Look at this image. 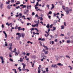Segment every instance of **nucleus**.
I'll return each mask as SVG.
<instances>
[{
  "instance_id": "obj_18",
  "label": "nucleus",
  "mask_w": 73,
  "mask_h": 73,
  "mask_svg": "<svg viewBox=\"0 0 73 73\" xmlns=\"http://www.w3.org/2000/svg\"><path fill=\"white\" fill-rule=\"evenodd\" d=\"M15 56H18L19 55V53H17V52H15Z\"/></svg>"
},
{
  "instance_id": "obj_20",
  "label": "nucleus",
  "mask_w": 73,
  "mask_h": 73,
  "mask_svg": "<svg viewBox=\"0 0 73 73\" xmlns=\"http://www.w3.org/2000/svg\"><path fill=\"white\" fill-rule=\"evenodd\" d=\"M33 1H34L33 2H32L31 1L30 3H33V4L35 3V0H33Z\"/></svg>"
},
{
  "instance_id": "obj_45",
  "label": "nucleus",
  "mask_w": 73,
  "mask_h": 73,
  "mask_svg": "<svg viewBox=\"0 0 73 73\" xmlns=\"http://www.w3.org/2000/svg\"><path fill=\"white\" fill-rule=\"evenodd\" d=\"M9 50H11V49H12V47H10L9 48H8Z\"/></svg>"
},
{
  "instance_id": "obj_15",
  "label": "nucleus",
  "mask_w": 73,
  "mask_h": 73,
  "mask_svg": "<svg viewBox=\"0 0 73 73\" xmlns=\"http://www.w3.org/2000/svg\"><path fill=\"white\" fill-rule=\"evenodd\" d=\"M35 17H38V18H39L40 17H39L38 16V15H37V14L35 16Z\"/></svg>"
},
{
  "instance_id": "obj_41",
  "label": "nucleus",
  "mask_w": 73,
  "mask_h": 73,
  "mask_svg": "<svg viewBox=\"0 0 73 73\" xmlns=\"http://www.w3.org/2000/svg\"><path fill=\"white\" fill-rule=\"evenodd\" d=\"M48 17L50 19H51V16L50 15H49Z\"/></svg>"
},
{
  "instance_id": "obj_27",
  "label": "nucleus",
  "mask_w": 73,
  "mask_h": 73,
  "mask_svg": "<svg viewBox=\"0 0 73 73\" xmlns=\"http://www.w3.org/2000/svg\"><path fill=\"white\" fill-rule=\"evenodd\" d=\"M48 68H46V72H48V71H49V70H48Z\"/></svg>"
},
{
  "instance_id": "obj_48",
  "label": "nucleus",
  "mask_w": 73,
  "mask_h": 73,
  "mask_svg": "<svg viewBox=\"0 0 73 73\" xmlns=\"http://www.w3.org/2000/svg\"><path fill=\"white\" fill-rule=\"evenodd\" d=\"M50 29H48V32L49 33V31H50Z\"/></svg>"
},
{
  "instance_id": "obj_23",
  "label": "nucleus",
  "mask_w": 73,
  "mask_h": 73,
  "mask_svg": "<svg viewBox=\"0 0 73 73\" xmlns=\"http://www.w3.org/2000/svg\"><path fill=\"white\" fill-rule=\"evenodd\" d=\"M32 27H34V28H35V27H36V25H32Z\"/></svg>"
},
{
  "instance_id": "obj_9",
  "label": "nucleus",
  "mask_w": 73,
  "mask_h": 73,
  "mask_svg": "<svg viewBox=\"0 0 73 73\" xmlns=\"http://www.w3.org/2000/svg\"><path fill=\"white\" fill-rule=\"evenodd\" d=\"M61 29H64V25L61 26Z\"/></svg>"
},
{
  "instance_id": "obj_21",
  "label": "nucleus",
  "mask_w": 73,
  "mask_h": 73,
  "mask_svg": "<svg viewBox=\"0 0 73 73\" xmlns=\"http://www.w3.org/2000/svg\"><path fill=\"white\" fill-rule=\"evenodd\" d=\"M19 15L20 17H21L22 16V14L21 13H20L19 14Z\"/></svg>"
},
{
  "instance_id": "obj_24",
  "label": "nucleus",
  "mask_w": 73,
  "mask_h": 73,
  "mask_svg": "<svg viewBox=\"0 0 73 73\" xmlns=\"http://www.w3.org/2000/svg\"><path fill=\"white\" fill-rule=\"evenodd\" d=\"M53 17H55V16H56V13H53Z\"/></svg>"
},
{
  "instance_id": "obj_55",
  "label": "nucleus",
  "mask_w": 73,
  "mask_h": 73,
  "mask_svg": "<svg viewBox=\"0 0 73 73\" xmlns=\"http://www.w3.org/2000/svg\"><path fill=\"white\" fill-rule=\"evenodd\" d=\"M64 26H66V23H65V22H64Z\"/></svg>"
},
{
  "instance_id": "obj_11",
  "label": "nucleus",
  "mask_w": 73,
  "mask_h": 73,
  "mask_svg": "<svg viewBox=\"0 0 73 73\" xmlns=\"http://www.w3.org/2000/svg\"><path fill=\"white\" fill-rule=\"evenodd\" d=\"M25 67H23L22 69V70L23 71H25V70H26V69H25Z\"/></svg>"
},
{
  "instance_id": "obj_62",
  "label": "nucleus",
  "mask_w": 73,
  "mask_h": 73,
  "mask_svg": "<svg viewBox=\"0 0 73 73\" xmlns=\"http://www.w3.org/2000/svg\"><path fill=\"white\" fill-rule=\"evenodd\" d=\"M3 33H4V34H5V35H6V34H7L5 31H3Z\"/></svg>"
},
{
  "instance_id": "obj_47",
  "label": "nucleus",
  "mask_w": 73,
  "mask_h": 73,
  "mask_svg": "<svg viewBox=\"0 0 73 73\" xmlns=\"http://www.w3.org/2000/svg\"><path fill=\"white\" fill-rule=\"evenodd\" d=\"M10 61H13V60L11 59V58H10L9 59Z\"/></svg>"
},
{
  "instance_id": "obj_63",
  "label": "nucleus",
  "mask_w": 73,
  "mask_h": 73,
  "mask_svg": "<svg viewBox=\"0 0 73 73\" xmlns=\"http://www.w3.org/2000/svg\"><path fill=\"white\" fill-rule=\"evenodd\" d=\"M70 42L71 43H72V44H73V40H71Z\"/></svg>"
},
{
  "instance_id": "obj_46",
  "label": "nucleus",
  "mask_w": 73,
  "mask_h": 73,
  "mask_svg": "<svg viewBox=\"0 0 73 73\" xmlns=\"http://www.w3.org/2000/svg\"><path fill=\"white\" fill-rule=\"evenodd\" d=\"M44 59V58H43L42 59H41V61H43V60Z\"/></svg>"
},
{
  "instance_id": "obj_50",
  "label": "nucleus",
  "mask_w": 73,
  "mask_h": 73,
  "mask_svg": "<svg viewBox=\"0 0 73 73\" xmlns=\"http://www.w3.org/2000/svg\"><path fill=\"white\" fill-rule=\"evenodd\" d=\"M4 25L2 24V28H4Z\"/></svg>"
},
{
  "instance_id": "obj_34",
  "label": "nucleus",
  "mask_w": 73,
  "mask_h": 73,
  "mask_svg": "<svg viewBox=\"0 0 73 73\" xmlns=\"http://www.w3.org/2000/svg\"><path fill=\"white\" fill-rule=\"evenodd\" d=\"M41 41H45V38H44L43 39L42 38Z\"/></svg>"
},
{
  "instance_id": "obj_33",
  "label": "nucleus",
  "mask_w": 73,
  "mask_h": 73,
  "mask_svg": "<svg viewBox=\"0 0 73 73\" xmlns=\"http://www.w3.org/2000/svg\"><path fill=\"white\" fill-rule=\"evenodd\" d=\"M5 36L6 38H7V34L5 35Z\"/></svg>"
},
{
  "instance_id": "obj_49",
  "label": "nucleus",
  "mask_w": 73,
  "mask_h": 73,
  "mask_svg": "<svg viewBox=\"0 0 73 73\" xmlns=\"http://www.w3.org/2000/svg\"><path fill=\"white\" fill-rule=\"evenodd\" d=\"M7 8H8L9 9H10L11 8V7H10V6H7Z\"/></svg>"
},
{
  "instance_id": "obj_19",
  "label": "nucleus",
  "mask_w": 73,
  "mask_h": 73,
  "mask_svg": "<svg viewBox=\"0 0 73 73\" xmlns=\"http://www.w3.org/2000/svg\"><path fill=\"white\" fill-rule=\"evenodd\" d=\"M17 28H18V31H20V29H21V27H19Z\"/></svg>"
},
{
  "instance_id": "obj_4",
  "label": "nucleus",
  "mask_w": 73,
  "mask_h": 73,
  "mask_svg": "<svg viewBox=\"0 0 73 73\" xmlns=\"http://www.w3.org/2000/svg\"><path fill=\"white\" fill-rule=\"evenodd\" d=\"M23 58H21L20 59V60H18V62L20 61V62H23Z\"/></svg>"
},
{
  "instance_id": "obj_44",
  "label": "nucleus",
  "mask_w": 73,
  "mask_h": 73,
  "mask_svg": "<svg viewBox=\"0 0 73 73\" xmlns=\"http://www.w3.org/2000/svg\"><path fill=\"white\" fill-rule=\"evenodd\" d=\"M29 54H30L29 53H28L26 54L27 56H29Z\"/></svg>"
},
{
  "instance_id": "obj_13",
  "label": "nucleus",
  "mask_w": 73,
  "mask_h": 73,
  "mask_svg": "<svg viewBox=\"0 0 73 73\" xmlns=\"http://www.w3.org/2000/svg\"><path fill=\"white\" fill-rule=\"evenodd\" d=\"M12 52H15V53L16 52V48H15L13 51H12Z\"/></svg>"
},
{
  "instance_id": "obj_64",
  "label": "nucleus",
  "mask_w": 73,
  "mask_h": 73,
  "mask_svg": "<svg viewBox=\"0 0 73 73\" xmlns=\"http://www.w3.org/2000/svg\"><path fill=\"white\" fill-rule=\"evenodd\" d=\"M55 42H57V39H56L54 40Z\"/></svg>"
},
{
  "instance_id": "obj_2",
  "label": "nucleus",
  "mask_w": 73,
  "mask_h": 73,
  "mask_svg": "<svg viewBox=\"0 0 73 73\" xmlns=\"http://www.w3.org/2000/svg\"><path fill=\"white\" fill-rule=\"evenodd\" d=\"M0 58L1 60L2 64H4V61L3 57V56H0Z\"/></svg>"
},
{
  "instance_id": "obj_31",
  "label": "nucleus",
  "mask_w": 73,
  "mask_h": 73,
  "mask_svg": "<svg viewBox=\"0 0 73 73\" xmlns=\"http://www.w3.org/2000/svg\"><path fill=\"white\" fill-rule=\"evenodd\" d=\"M16 39H17V40H19V39H20V37H16Z\"/></svg>"
},
{
  "instance_id": "obj_32",
  "label": "nucleus",
  "mask_w": 73,
  "mask_h": 73,
  "mask_svg": "<svg viewBox=\"0 0 73 73\" xmlns=\"http://www.w3.org/2000/svg\"><path fill=\"white\" fill-rule=\"evenodd\" d=\"M60 5H62V1L59 2Z\"/></svg>"
},
{
  "instance_id": "obj_1",
  "label": "nucleus",
  "mask_w": 73,
  "mask_h": 73,
  "mask_svg": "<svg viewBox=\"0 0 73 73\" xmlns=\"http://www.w3.org/2000/svg\"><path fill=\"white\" fill-rule=\"evenodd\" d=\"M64 10H65L66 12V15H69V12L70 13L72 11V9H69L68 7H66L63 9Z\"/></svg>"
},
{
  "instance_id": "obj_52",
  "label": "nucleus",
  "mask_w": 73,
  "mask_h": 73,
  "mask_svg": "<svg viewBox=\"0 0 73 73\" xmlns=\"http://www.w3.org/2000/svg\"><path fill=\"white\" fill-rule=\"evenodd\" d=\"M16 9H18L19 8H20V6H18V7H16Z\"/></svg>"
},
{
  "instance_id": "obj_40",
  "label": "nucleus",
  "mask_w": 73,
  "mask_h": 73,
  "mask_svg": "<svg viewBox=\"0 0 73 73\" xmlns=\"http://www.w3.org/2000/svg\"><path fill=\"white\" fill-rule=\"evenodd\" d=\"M48 51H46L45 52V54H47L48 53Z\"/></svg>"
},
{
  "instance_id": "obj_60",
  "label": "nucleus",
  "mask_w": 73,
  "mask_h": 73,
  "mask_svg": "<svg viewBox=\"0 0 73 73\" xmlns=\"http://www.w3.org/2000/svg\"><path fill=\"white\" fill-rule=\"evenodd\" d=\"M33 35H35V34H36V33H35V32H33Z\"/></svg>"
},
{
  "instance_id": "obj_12",
  "label": "nucleus",
  "mask_w": 73,
  "mask_h": 73,
  "mask_svg": "<svg viewBox=\"0 0 73 73\" xmlns=\"http://www.w3.org/2000/svg\"><path fill=\"white\" fill-rule=\"evenodd\" d=\"M9 3H10V1L9 0H8V2L6 1V4H9Z\"/></svg>"
},
{
  "instance_id": "obj_28",
  "label": "nucleus",
  "mask_w": 73,
  "mask_h": 73,
  "mask_svg": "<svg viewBox=\"0 0 73 73\" xmlns=\"http://www.w3.org/2000/svg\"><path fill=\"white\" fill-rule=\"evenodd\" d=\"M34 29H34V28H32L30 29V30L31 31H34Z\"/></svg>"
},
{
  "instance_id": "obj_61",
  "label": "nucleus",
  "mask_w": 73,
  "mask_h": 73,
  "mask_svg": "<svg viewBox=\"0 0 73 73\" xmlns=\"http://www.w3.org/2000/svg\"><path fill=\"white\" fill-rule=\"evenodd\" d=\"M15 73H17V71H16V69H15Z\"/></svg>"
},
{
  "instance_id": "obj_5",
  "label": "nucleus",
  "mask_w": 73,
  "mask_h": 73,
  "mask_svg": "<svg viewBox=\"0 0 73 73\" xmlns=\"http://www.w3.org/2000/svg\"><path fill=\"white\" fill-rule=\"evenodd\" d=\"M35 9H36V11H38L39 9H38V7H35Z\"/></svg>"
},
{
  "instance_id": "obj_26",
  "label": "nucleus",
  "mask_w": 73,
  "mask_h": 73,
  "mask_svg": "<svg viewBox=\"0 0 73 73\" xmlns=\"http://www.w3.org/2000/svg\"><path fill=\"white\" fill-rule=\"evenodd\" d=\"M26 70H26V72H28L29 71V70L28 69H26Z\"/></svg>"
},
{
  "instance_id": "obj_56",
  "label": "nucleus",
  "mask_w": 73,
  "mask_h": 73,
  "mask_svg": "<svg viewBox=\"0 0 73 73\" xmlns=\"http://www.w3.org/2000/svg\"><path fill=\"white\" fill-rule=\"evenodd\" d=\"M16 35H20V33H17L16 34Z\"/></svg>"
},
{
  "instance_id": "obj_29",
  "label": "nucleus",
  "mask_w": 73,
  "mask_h": 73,
  "mask_svg": "<svg viewBox=\"0 0 73 73\" xmlns=\"http://www.w3.org/2000/svg\"><path fill=\"white\" fill-rule=\"evenodd\" d=\"M50 36L51 37V38H50V39H49V40H51V39H52V35H50Z\"/></svg>"
},
{
  "instance_id": "obj_17",
  "label": "nucleus",
  "mask_w": 73,
  "mask_h": 73,
  "mask_svg": "<svg viewBox=\"0 0 73 73\" xmlns=\"http://www.w3.org/2000/svg\"><path fill=\"white\" fill-rule=\"evenodd\" d=\"M70 42V41L69 40L67 41V44H69Z\"/></svg>"
},
{
  "instance_id": "obj_54",
  "label": "nucleus",
  "mask_w": 73,
  "mask_h": 73,
  "mask_svg": "<svg viewBox=\"0 0 73 73\" xmlns=\"http://www.w3.org/2000/svg\"><path fill=\"white\" fill-rule=\"evenodd\" d=\"M27 20H29V21H31V20H30V19L29 17H27Z\"/></svg>"
},
{
  "instance_id": "obj_58",
  "label": "nucleus",
  "mask_w": 73,
  "mask_h": 73,
  "mask_svg": "<svg viewBox=\"0 0 73 73\" xmlns=\"http://www.w3.org/2000/svg\"><path fill=\"white\" fill-rule=\"evenodd\" d=\"M9 56L11 58V57H12V55H11V54H9Z\"/></svg>"
},
{
  "instance_id": "obj_59",
  "label": "nucleus",
  "mask_w": 73,
  "mask_h": 73,
  "mask_svg": "<svg viewBox=\"0 0 73 73\" xmlns=\"http://www.w3.org/2000/svg\"><path fill=\"white\" fill-rule=\"evenodd\" d=\"M45 48H46V50H48V48L47 47V46H46Z\"/></svg>"
},
{
  "instance_id": "obj_16",
  "label": "nucleus",
  "mask_w": 73,
  "mask_h": 73,
  "mask_svg": "<svg viewBox=\"0 0 73 73\" xmlns=\"http://www.w3.org/2000/svg\"><path fill=\"white\" fill-rule=\"evenodd\" d=\"M68 68H70V70H72V67L70 66H68Z\"/></svg>"
},
{
  "instance_id": "obj_8",
  "label": "nucleus",
  "mask_w": 73,
  "mask_h": 73,
  "mask_svg": "<svg viewBox=\"0 0 73 73\" xmlns=\"http://www.w3.org/2000/svg\"><path fill=\"white\" fill-rule=\"evenodd\" d=\"M39 19H40V21H42L43 20V18H42V17H39Z\"/></svg>"
},
{
  "instance_id": "obj_25",
  "label": "nucleus",
  "mask_w": 73,
  "mask_h": 73,
  "mask_svg": "<svg viewBox=\"0 0 73 73\" xmlns=\"http://www.w3.org/2000/svg\"><path fill=\"white\" fill-rule=\"evenodd\" d=\"M52 26H53V24H51L50 25V27H49V28H52Z\"/></svg>"
},
{
  "instance_id": "obj_6",
  "label": "nucleus",
  "mask_w": 73,
  "mask_h": 73,
  "mask_svg": "<svg viewBox=\"0 0 73 73\" xmlns=\"http://www.w3.org/2000/svg\"><path fill=\"white\" fill-rule=\"evenodd\" d=\"M22 65H23V68H25V66H26V65L24 64V63H22Z\"/></svg>"
},
{
  "instance_id": "obj_35",
  "label": "nucleus",
  "mask_w": 73,
  "mask_h": 73,
  "mask_svg": "<svg viewBox=\"0 0 73 73\" xmlns=\"http://www.w3.org/2000/svg\"><path fill=\"white\" fill-rule=\"evenodd\" d=\"M35 15V12H33L32 13V16H33V15Z\"/></svg>"
},
{
  "instance_id": "obj_53",
  "label": "nucleus",
  "mask_w": 73,
  "mask_h": 73,
  "mask_svg": "<svg viewBox=\"0 0 73 73\" xmlns=\"http://www.w3.org/2000/svg\"><path fill=\"white\" fill-rule=\"evenodd\" d=\"M42 39V38H39L38 40L39 41H40V40H41V41Z\"/></svg>"
},
{
  "instance_id": "obj_30",
  "label": "nucleus",
  "mask_w": 73,
  "mask_h": 73,
  "mask_svg": "<svg viewBox=\"0 0 73 73\" xmlns=\"http://www.w3.org/2000/svg\"><path fill=\"white\" fill-rule=\"evenodd\" d=\"M11 19V17L10 16L8 17V20H10Z\"/></svg>"
},
{
  "instance_id": "obj_38",
  "label": "nucleus",
  "mask_w": 73,
  "mask_h": 73,
  "mask_svg": "<svg viewBox=\"0 0 73 73\" xmlns=\"http://www.w3.org/2000/svg\"><path fill=\"white\" fill-rule=\"evenodd\" d=\"M25 7H26V6L25 5H24L23 6V7H22V8H25Z\"/></svg>"
},
{
  "instance_id": "obj_7",
  "label": "nucleus",
  "mask_w": 73,
  "mask_h": 73,
  "mask_svg": "<svg viewBox=\"0 0 73 73\" xmlns=\"http://www.w3.org/2000/svg\"><path fill=\"white\" fill-rule=\"evenodd\" d=\"M21 36H22V37H23V38H24V36H25V34L24 33H22V35H21Z\"/></svg>"
},
{
  "instance_id": "obj_3",
  "label": "nucleus",
  "mask_w": 73,
  "mask_h": 73,
  "mask_svg": "<svg viewBox=\"0 0 73 73\" xmlns=\"http://www.w3.org/2000/svg\"><path fill=\"white\" fill-rule=\"evenodd\" d=\"M51 67L52 68H57V66L56 65V64H52L51 65Z\"/></svg>"
},
{
  "instance_id": "obj_36",
  "label": "nucleus",
  "mask_w": 73,
  "mask_h": 73,
  "mask_svg": "<svg viewBox=\"0 0 73 73\" xmlns=\"http://www.w3.org/2000/svg\"><path fill=\"white\" fill-rule=\"evenodd\" d=\"M57 65H58L59 66H60V65H61V64L60 63H59L57 64Z\"/></svg>"
},
{
  "instance_id": "obj_37",
  "label": "nucleus",
  "mask_w": 73,
  "mask_h": 73,
  "mask_svg": "<svg viewBox=\"0 0 73 73\" xmlns=\"http://www.w3.org/2000/svg\"><path fill=\"white\" fill-rule=\"evenodd\" d=\"M53 30H56V28L55 27H53Z\"/></svg>"
},
{
  "instance_id": "obj_42",
  "label": "nucleus",
  "mask_w": 73,
  "mask_h": 73,
  "mask_svg": "<svg viewBox=\"0 0 73 73\" xmlns=\"http://www.w3.org/2000/svg\"><path fill=\"white\" fill-rule=\"evenodd\" d=\"M40 72H41V71H40V69L38 70V73H40Z\"/></svg>"
},
{
  "instance_id": "obj_51",
  "label": "nucleus",
  "mask_w": 73,
  "mask_h": 73,
  "mask_svg": "<svg viewBox=\"0 0 73 73\" xmlns=\"http://www.w3.org/2000/svg\"><path fill=\"white\" fill-rule=\"evenodd\" d=\"M21 37V35H18V37H19V38H20V37Z\"/></svg>"
},
{
  "instance_id": "obj_22",
  "label": "nucleus",
  "mask_w": 73,
  "mask_h": 73,
  "mask_svg": "<svg viewBox=\"0 0 73 73\" xmlns=\"http://www.w3.org/2000/svg\"><path fill=\"white\" fill-rule=\"evenodd\" d=\"M20 3L19 1H17V3H16V4H17V5L18 4H20Z\"/></svg>"
},
{
  "instance_id": "obj_43",
  "label": "nucleus",
  "mask_w": 73,
  "mask_h": 73,
  "mask_svg": "<svg viewBox=\"0 0 73 73\" xmlns=\"http://www.w3.org/2000/svg\"><path fill=\"white\" fill-rule=\"evenodd\" d=\"M49 13L50 15H51V14H52V11H49Z\"/></svg>"
},
{
  "instance_id": "obj_39",
  "label": "nucleus",
  "mask_w": 73,
  "mask_h": 73,
  "mask_svg": "<svg viewBox=\"0 0 73 73\" xmlns=\"http://www.w3.org/2000/svg\"><path fill=\"white\" fill-rule=\"evenodd\" d=\"M11 3H14V1L13 0H11Z\"/></svg>"
},
{
  "instance_id": "obj_10",
  "label": "nucleus",
  "mask_w": 73,
  "mask_h": 73,
  "mask_svg": "<svg viewBox=\"0 0 73 73\" xmlns=\"http://www.w3.org/2000/svg\"><path fill=\"white\" fill-rule=\"evenodd\" d=\"M38 5H39L38 2H36V5H35V7H37V6H38Z\"/></svg>"
},
{
  "instance_id": "obj_57",
  "label": "nucleus",
  "mask_w": 73,
  "mask_h": 73,
  "mask_svg": "<svg viewBox=\"0 0 73 73\" xmlns=\"http://www.w3.org/2000/svg\"><path fill=\"white\" fill-rule=\"evenodd\" d=\"M9 45H10V47H12V43L10 44Z\"/></svg>"
},
{
  "instance_id": "obj_14",
  "label": "nucleus",
  "mask_w": 73,
  "mask_h": 73,
  "mask_svg": "<svg viewBox=\"0 0 73 73\" xmlns=\"http://www.w3.org/2000/svg\"><path fill=\"white\" fill-rule=\"evenodd\" d=\"M46 27L47 28H49V24H48L46 26Z\"/></svg>"
}]
</instances>
